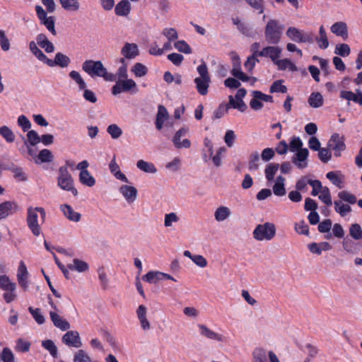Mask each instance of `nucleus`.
<instances>
[{
  "label": "nucleus",
  "mask_w": 362,
  "mask_h": 362,
  "mask_svg": "<svg viewBox=\"0 0 362 362\" xmlns=\"http://www.w3.org/2000/svg\"><path fill=\"white\" fill-rule=\"evenodd\" d=\"M46 219V211L42 207L29 206L27 209L26 223L30 232L35 238L42 235V226Z\"/></svg>",
  "instance_id": "obj_1"
},
{
  "label": "nucleus",
  "mask_w": 362,
  "mask_h": 362,
  "mask_svg": "<svg viewBox=\"0 0 362 362\" xmlns=\"http://www.w3.org/2000/svg\"><path fill=\"white\" fill-rule=\"evenodd\" d=\"M231 59L233 62V69L231 74L235 78H228L224 81V85L229 88H238L240 86V83L238 80L243 82L252 81V84H254L257 79L255 78H250L243 72L241 69V62L240 57L235 53H231Z\"/></svg>",
  "instance_id": "obj_2"
},
{
  "label": "nucleus",
  "mask_w": 362,
  "mask_h": 362,
  "mask_svg": "<svg viewBox=\"0 0 362 362\" xmlns=\"http://www.w3.org/2000/svg\"><path fill=\"white\" fill-rule=\"evenodd\" d=\"M30 49L32 53L42 62L50 67L59 66L62 68L67 67L71 63L70 58L62 52H57L55 54L54 59H49L42 51L37 47L35 42L30 43Z\"/></svg>",
  "instance_id": "obj_3"
},
{
  "label": "nucleus",
  "mask_w": 362,
  "mask_h": 362,
  "mask_svg": "<svg viewBox=\"0 0 362 362\" xmlns=\"http://www.w3.org/2000/svg\"><path fill=\"white\" fill-rule=\"evenodd\" d=\"M82 69L90 77H101L106 81H114L115 74L108 73L100 61L86 60L82 64Z\"/></svg>",
  "instance_id": "obj_4"
},
{
  "label": "nucleus",
  "mask_w": 362,
  "mask_h": 362,
  "mask_svg": "<svg viewBox=\"0 0 362 362\" xmlns=\"http://www.w3.org/2000/svg\"><path fill=\"white\" fill-rule=\"evenodd\" d=\"M284 29V25L279 20L269 18L267 21L264 30L266 42L270 45L279 44L281 40Z\"/></svg>",
  "instance_id": "obj_5"
},
{
  "label": "nucleus",
  "mask_w": 362,
  "mask_h": 362,
  "mask_svg": "<svg viewBox=\"0 0 362 362\" xmlns=\"http://www.w3.org/2000/svg\"><path fill=\"white\" fill-rule=\"evenodd\" d=\"M57 186L64 191L70 192L74 196L78 195V191L74 187V181L67 167L61 166L57 173Z\"/></svg>",
  "instance_id": "obj_6"
},
{
  "label": "nucleus",
  "mask_w": 362,
  "mask_h": 362,
  "mask_svg": "<svg viewBox=\"0 0 362 362\" xmlns=\"http://www.w3.org/2000/svg\"><path fill=\"white\" fill-rule=\"evenodd\" d=\"M276 228L274 223L265 222L258 224L253 230V238L258 241H270L276 235Z\"/></svg>",
  "instance_id": "obj_7"
},
{
  "label": "nucleus",
  "mask_w": 362,
  "mask_h": 362,
  "mask_svg": "<svg viewBox=\"0 0 362 362\" xmlns=\"http://www.w3.org/2000/svg\"><path fill=\"white\" fill-rule=\"evenodd\" d=\"M286 36L288 40L296 43L312 44L314 42V37L312 33H305L304 30L294 26L288 27L286 31Z\"/></svg>",
  "instance_id": "obj_8"
},
{
  "label": "nucleus",
  "mask_w": 362,
  "mask_h": 362,
  "mask_svg": "<svg viewBox=\"0 0 362 362\" xmlns=\"http://www.w3.org/2000/svg\"><path fill=\"white\" fill-rule=\"evenodd\" d=\"M197 328L199 335L204 339L218 343H226L228 341V339L226 336L214 331L204 324H198Z\"/></svg>",
  "instance_id": "obj_9"
},
{
  "label": "nucleus",
  "mask_w": 362,
  "mask_h": 362,
  "mask_svg": "<svg viewBox=\"0 0 362 362\" xmlns=\"http://www.w3.org/2000/svg\"><path fill=\"white\" fill-rule=\"evenodd\" d=\"M137 91V84L132 78H125L121 81H117L112 88V93L115 95L120 94L123 92Z\"/></svg>",
  "instance_id": "obj_10"
},
{
  "label": "nucleus",
  "mask_w": 362,
  "mask_h": 362,
  "mask_svg": "<svg viewBox=\"0 0 362 362\" xmlns=\"http://www.w3.org/2000/svg\"><path fill=\"white\" fill-rule=\"evenodd\" d=\"M35 11L37 18L41 24L44 25L46 28L53 35H57L55 29V19L54 16H48L47 11L39 5L35 6Z\"/></svg>",
  "instance_id": "obj_11"
},
{
  "label": "nucleus",
  "mask_w": 362,
  "mask_h": 362,
  "mask_svg": "<svg viewBox=\"0 0 362 362\" xmlns=\"http://www.w3.org/2000/svg\"><path fill=\"white\" fill-rule=\"evenodd\" d=\"M0 288L5 291L4 298L7 303L15 299L16 284L6 275H0Z\"/></svg>",
  "instance_id": "obj_12"
},
{
  "label": "nucleus",
  "mask_w": 362,
  "mask_h": 362,
  "mask_svg": "<svg viewBox=\"0 0 362 362\" xmlns=\"http://www.w3.org/2000/svg\"><path fill=\"white\" fill-rule=\"evenodd\" d=\"M51 307L54 310L49 311V317L53 325L62 331H66L70 329L71 325L64 318H63L59 313V310L56 305L49 302Z\"/></svg>",
  "instance_id": "obj_13"
},
{
  "label": "nucleus",
  "mask_w": 362,
  "mask_h": 362,
  "mask_svg": "<svg viewBox=\"0 0 362 362\" xmlns=\"http://www.w3.org/2000/svg\"><path fill=\"white\" fill-rule=\"evenodd\" d=\"M189 132L187 127H182L178 129L172 139L174 146L176 148H189L191 146V141L188 139H182V136H186Z\"/></svg>",
  "instance_id": "obj_14"
},
{
  "label": "nucleus",
  "mask_w": 362,
  "mask_h": 362,
  "mask_svg": "<svg viewBox=\"0 0 362 362\" xmlns=\"http://www.w3.org/2000/svg\"><path fill=\"white\" fill-rule=\"evenodd\" d=\"M62 341L69 347L79 349L83 346L79 332L76 330L68 329L62 336Z\"/></svg>",
  "instance_id": "obj_15"
},
{
  "label": "nucleus",
  "mask_w": 362,
  "mask_h": 362,
  "mask_svg": "<svg viewBox=\"0 0 362 362\" xmlns=\"http://www.w3.org/2000/svg\"><path fill=\"white\" fill-rule=\"evenodd\" d=\"M252 99L250 100V105L254 110H259L263 107L262 102L272 103L273 98L269 95H266L261 91L254 90L252 93Z\"/></svg>",
  "instance_id": "obj_16"
},
{
  "label": "nucleus",
  "mask_w": 362,
  "mask_h": 362,
  "mask_svg": "<svg viewBox=\"0 0 362 362\" xmlns=\"http://www.w3.org/2000/svg\"><path fill=\"white\" fill-rule=\"evenodd\" d=\"M247 91L244 88H240L236 93L235 97L229 96V103H228L230 107L238 110L240 112H244L247 105L243 100V98L246 95Z\"/></svg>",
  "instance_id": "obj_17"
},
{
  "label": "nucleus",
  "mask_w": 362,
  "mask_h": 362,
  "mask_svg": "<svg viewBox=\"0 0 362 362\" xmlns=\"http://www.w3.org/2000/svg\"><path fill=\"white\" fill-rule=\"evenodd\" d=\"M118 190L124 199L129 204H133L137 199L138 190L133 185H122Z\"/></svg>",
  "instance_id": "obj_18"
},
{
  "label": "nucleus",
  "mask_w": 362,
  "mask_h": 362,
  "mask_svg": "<svg viewBox=\"0 0 362 362\" xmlns=\"http://www.w3.org/2000/svg\"><path fill=\"white\" fill-rule=\"evenodd\" d=\"M28 151L33 158L35 163L37 164L51 163L53 160V154L49 149L44 148L41 150L37 154L33 152V151L30 148L28 149Z\"/></svg>",
  "instance_id": "obj_19"
},
{
  "label": "nucleus",
  "mask_w": 362,
  "mask_h": 362,
  "mask_svg": "<svg viewBox=\"0 0 362 362\" xmlns=\"http://www.w3.org/2000/svg\"><path fill=\"white\" fill-rule=\"evenodd\" d=\"M148 310L144 305H139L136 310L140 326L144 331H148L151 328V325L147 317Z\"/></svg>",
  "instance_id": "obj_20"
},
{
  "label": "nucleus",
  "mask_w": 362,
  "mask_h": 362,
  "mask_svg": "<svg viewBox=\"0 0 362 362\" xmlns=\"http://www.w3.org/2000/svg\"><path fill=\"white\" fill-rule=\"evenodd\" d=\"M281 52L282 49L279 46L269 45L264 47L259 53V55L261 57H269L275 63L281 56Z\"/></svg>",
  "instance_id": "obj_21"
},
{
  "label": "nucleus",
  "mask_w": 362,
  "mask_h": 362,
  "mask_svg": "<svg viewBox=\"0 0 362 362\" xmlns=\"http://www.w3.org/2000/svg\"><path fill=\"white\" fill-rule=\"evenodd\" d=\"M328 145L335 151L334 155L336 156H339L341 152L345 149L344 138L339 134H334L331 136Z\"/></svg>",
  "instance_id": "obj_22"
},
{
  "label": "nucleus",
  "mask_w": 362,
  "mask_h": 362,
  "mask_svg": "<svg viewBox=\"0 0 362 362\" xmlns=\"http://www.w3.org/2000/svg\"><path fill=\"white\" fill-rule=\"evenodd\" d=\"M340 98L349 102H354L362 105V91L356 89L355 92L342 90L340 91Z\"/></svg>",
  "instance_id": "obj_23"
},
{
  "label": "nucleus",
  "mask_w": 362,
  "mask_h": 362,
  "mask_svg": "<svg viewBox=\"0 0 362 362\" xmlns=\"http://www.w3.org/2000/svg\"><path fill=\"white\" fill-rule=\"evenodd\" d=\"M308 150L305 148L295 153L292 161L300 169L305 168L308 166Z\"/></svg>",
  "instance_id": "obj_24"
},
{
  "label": "nucleus",
  "mask_w": 362,
  "mask_h": 362,
  "mask_svg": "<svg viewBox=\"0 0 362 362\" xmlns=\"http://www.w3.org/2000/svg\"><path fill=\"white\" fill-rule=\"evenodd\" d=\"M124 59H133L139 54V47L135 43L126 42L121 49Z\"/></svg>",
  "instance_id": "obj_25"
},
{
  "label": "nucleus",
  "mask_w": 362,
  "mask_h": 362,
  "mask_svg": "<svg viewBox=\"0 0 362 362\" xmlns=\"http://www.w3.org/2000/svg\"><path fill=\"white\" fill-rule=\"evenodd\" d=\"M109 170L114 177L124 183H129L127 177L121 171L119 165L117 163L115 158H113L109 163Z\"/></svg>",
  "instance_id": "obj_26"
},
{
  "label": "nucleus",
  "mask_w": 362,
  "mask_h": 362,
  "mask_svg": "<svg viewBox=\"0 0 362 362\" xmlns=\"http://www.w3.org/2000/svg\"><path fill=\"white\" fill-rule=\"evenodd\" d=\"M232 216L231 209L225 205H220L214 211V219L217 222H223Z\"/></svg>",
  "instance_id": "obj_27"
},
{
  "label": "nucleus",
  "mask_w": 362,
  "mask_h": 362,
  "mask_svg": "<svg viewBox=\"0 0 362 362\" xmlns=\"http://www.w3.org/2000/svg\"><path fill=\"white\" fill-rule=\"evenodd\" d=\"M60 209L63 215L70 221L77 223L80 221L81 215L80 213L76 211L70 205L62 204Z\"/></svg>",
  "instance_id": "obj_28"
},
{
  "label": "nucleus",
  "mask_w": 362,
  "mask_h": 362,
  "mask_svg": "<svg viewBox=\"0 0 362 362\" xmlns=\"http://www.w3.org/2000/svg\"><path fill=\"white\" fill-rule=\"evenodd\" d=\"M35 43L37 47L40 46L47 53H53L54 52L55 48L53 43L49 40L45 34H39L36 37V42Z\"/></svg>",
  "instance_id": "obj_29"
},
{
  "label": "nucleus",
  "mask_w": 362,
  "mask_h": 362,
  "mask_svg": "<svg viewBox=\"0 0 362 362\" xmlns=\"http://www.w3.org/2000/svg\"><path fill=\"white\" fill-rule=\"evenodd\" d=\"M169 113L167 109L163 106L159 105L158 107V112L156 119V129L160 130L164 125V123L168 119Z\"/></svg>",
  "instance_id": "obj_30"
},
{
  "label": "nucleus",
  "mask_w": 362,
  "mask_h": 362,
  "mask_svg": "<svg viewBox=\"0 0 362 362\" xmlns=\"http://www.w3.org/2000/svg\"><path fill=\"white\" fill-rule=\"evenodd\" d=\"M286 179L281 175L276 177L275 182L272 187L273 193L277 197H283L286 194L285 187Z\"/></svg>",
  "instance_id": "obj_31"
},
{
  "label": "nucleus",
  "mask_w": 362,
  "mask_h": 362,
  "mask_svg": "<svg viewBox=\"0 0 362 362\" xmlns=\"http://www.w3.org/2000/svg\"><path fill=\"white\" fill-rule=\"evenodd\" d=\"M331 32L344 39L348 37V28L346 23L340 21L334 23L330 28Z\"/></svg>",
  "instance_id": "obj_32"
},
{
  "label": "nucleus",
  "mask_w": 362,
  "mask_h": 362,
  "mask_svg": "<svg viewBox=\"0 0 362 362\" xmlns=\"http://www.w3.org/2000/svg\"><path fill=\"white\" fill-rule=\"evenodd\" d=\"M132 9L131 4L128 0H122L117 3L115 8V12L119 16H127Z\"/></svg>",
  "instance_id": "obj_33"
},
{
  "label": "nucleus",
  "mask_w": 362,
  "mask_h": 362,
  "mask_svg": "<svg viewBox=\"0 0 362 362\" xmlns=\"http://www.w3.org/2000/svg\"><path fill=\"white\" fill-rule=\"evenodd\" d=\"M214 154V144L212 140L208 137L204 139V148L202 149V159L207 163L210 160V157Z\"/></svg>",
  "instance_id": "obj_34"
},
{
  "label": "nucleus",
  "mask_w": 362,
  "mask_h": 362,
  "mask_svg": "<svg viewBox=\"0 0 362 362\" xmlns=\"http://www.w3.org/2000/svg\"><path fill=\"white\" fill-rule=\"evenodd\" d=\"M16 209L13 202H6L0 204V219H3L12 214Z\"/></svg>",
  "instance_id": "obj_35"
},
{
  "label": "nucleus",
  "mask_w": 362,
  "mask_h": 362,
  "mask_svg": "<svg viewBox=\"0 0 362 362\" xmlns=\"http://www.w3.org/2000/svg\"><path fill=\"white\" fill-rule=\"evenodd\" d=\"M136 167L141 171L146 173L155 174L157 173V168L153 163L142 159L136 162Z\"/></svg>",
  "instance_id": "obj_36"
},
{
  "label": "nucleus",
  "mask_w": 362,
  "mask_h": 362,
  "mask_svg": "<svg viewBox=\"0 0 362 362\" xmlns=\"http://www.w3.org/2000/svg\"><path fill=\"white\" fill-rule=\"evenodd\" d=\"M274 64L277 66L278 69L281 71L288 70L290 71H296L298 70L295 64L287 58L282 59H278Z\"/></svg>",
  "instance_id": "obj_37"
},
{
  "label": "nucleus",
  "mask_w": 362,
  "mask_h": 362,
  "mask_svg": "<svg viewBox=\"0 0 362 362\" xmlns=\"http://www.w3.org/2000/svg\"><path fill=\"white\" fill-rule=\"evenodd\" d=\"M315 41L318 47L322 49H325L329 47V43L324 26L321 25L320 27L319 35L316 37Z\"/></svg>",
  "instance_id": "obj_38"
},
{
  "label": "nucleus",
  "mask_w": 362,
  "mask_h": 362,
  "mask_svg": "<svg viewBox=\"0 0 362 362\" xmlns=\"http://www.w3.org/2000/svg\"><path fill=\"white\" fill-rule=\"evenodd\" d=\"M67 267L70 270L76 271L80 273L87 272L89 269L88 264L79 259H74L72 264H69Z\"/></svg>",
  "instance_id": "obj_39"
},
{
  "label": "nucleus",
  "mask_w": 362,
  "mask_h": 362,
  "mask_svg": "<svg viewBox=\"0 0 362 362\" xmlns=\"http://www.w3.org/2000/svg\"><path fill=\"white\" fill-rule=\"evenodd\" d=\"M62 7L71 12H76L79 11L81 4L79 0H59Z\"/></svg>",
  "instance_id": "obj_40"
},
{
  "label": "nucleus",
  "mask_w": 362,
  "mask_h": 362,
  "mask_svg": "<svg viewBox=\"0 0 362 362\" xmlns=\"http://www.w3.org/2000/svg\"><path fill=\"white\" fill-rule=\"evenodd\" d=\"M79 182L83 185L89 187H92L95 185V179L90 173L89 171L80 172L78 175Z\"/></svg>",
  "instance_id": "obj_41"
},
{
  "label": "nucleus",
  "mask_w": 362,
  "mask_h": 362,
  "mask_svg": "<svg viewBox=\"0 0 362 362\" xmlns=\"http://www.w3.org/2000/svg\"><path fill=\"white\" fill-rule=\"evenodd\" d=\"M326 177L335 186L338 187L339 188L344 187V176L340 173L330 171L327 173Z\"/></svg>",
  "instance_id": "obj_42"
},
{
  "label": "nucleus",
  "mask_w": 362,
  "mask_h": 362,
  "mask_svg": "<svg viewBox=\"0 0 362 362\" xmlns=\"http://www.w3.org/2000/svg\"><path fill=\"white\" fill-rule=\"evenodd\" d=\"M210 82L211 79H203L199 78H196L194 79L196 88L198 92L202 95L207 94Z\"/></svg>",
  "instance_id": "obj_43"
},
{
  "label": "nucleus",
  "mask_w": 362,
  "mask_h": 362,
  "mask_svg": "<svg viewBox=\"0 0 362 362\" xmlns=\"http://www.w3.org/2000/svg\"><path fill=\"white\" fill-rule=\"evenodd\" d=\"M69 77L78 86V90H82L87 87V84L81 74L77 71H71L69 74Z\"/></svg>",
  "instance_id": "obj_44"
},
{
  "label": "nucleus",
  "mask_w": 362,
  "mask_h": 362,
  "mask_svg": "<svg viewBox=\"0 0 362 362\" xmlns=\"http://www.w3.org/2000/svg\"><path fill=\"white\" fill-rule=\"evenodd\" d=\"M308 104L313 108H318L323 105V97L318 92L312 93L308 98Z\"/></svg>",
  "instance_id": "obj_45"
},
{
  "label": "nucleus",
  "mask_w": 362,
  "mask_h": 362,
  "mask_svg": "<svg viewBox=\"0 0 362 362\" xmlns=\"http://www.w3.org/2000/svg\"><path fill=\"white\" fill-rule=\"evenodd\" d=\"M131 72L135 77L141 78L148 74V68L144 64L137 62L132 66Z\"/></svg>",
  "instance_id": "obj_46"
},
{
  "label": "nucleus",
  "mask_w": 362,
  "mask_h": 362,
  "mask_svg": "<svg viewBox=\"0 0 362 362\" xmlns=\"http://www.w3.org/2000/svg\"><path fill=\"white\" fill-rule=\"evenodd\" d=\"M279 168V165L277 163H269L268 164L264 170L265 177L267 181H273L274 177Z\"/></svg>",
  "instance_id": "obj_47"
},
{
  "label": "nucleus",
  "mask_w": 362,
  "mask_h": 362,
  "mask_svg": "<svg viewBox=\"0 0 362 362\" xmlns=\"http://www.w3.org/2000/svg\"><path fill=\"white\" fill-rule=\"evenodd\" d=\"M120 63H122V66L117 69L116 74L115 75V79L117 77V81H121L128 78L127 64H126L125 59L121 58Z\"/></svg>",
  "instance_id": "obj_48"
},
{
  "label": "nucleus",
  "mask_w": 362,
  "mask_h": 362,
  "mask_svg": "<svg viewBox=\"0 0 362 362\" xmlns=\"http://www.w3.org/2000/svg\"><path fill=\"white\" fill-rule=\"evenodd\" d=\"M334 204L335 211L342 217L346 216L351 211V206L344 204L341 201H335Z\"/></svg>",
  "instance_id": "obj_49"
},
{
  "label": "nucleus",
  "mask_w": 362,
  "mask_h": 362,
  "mask_svg": "<svg viewBox=\"0 0 362 362\" xmlns=\"http://www.w3.org/2000/svg\"><path fill=\"white\" fill-rule=\"evenodd\" d=\"M288 145V151L291 152L296 153L299 151L301 149H304L305 148H303V143L300 137L298 136H293L291 139V141L289 142Z\"/></svg>",
  "instance_id": "obj_50"
},
{
  "label": "nucleus",
  "mask_w": 362,
  "mask_h": 362,
  "mask_svg": "<svg viewBox=\"0 0 362 362\" xmlns=\"http://www.w3.org/2000/svg\"><path fill=\"white\" fill-rule=\"evenodd\" d=\"M179 221L180 217L175 212L165 214L164 216V226L165 228H172Z\"/></svg>",
  "instance_id": "obj_51"
},
{
  "label": "nucleus",
  "mask_w": 362,
  "mask_h": 362,
  "mask_svg": "<svg viewBox=\"0 0 362 362\" xmlns=\"http://www.w3.org/2000/svg\"><path fill=\"white\" fill-rule=\"evenodd\" d=\"M142 279L149 284H156L161 281V272L151 271L144 275Z\"/></svg>",
  "instance_id": "obj_52"
},
{
  "label": "nucleus",
  "mask_w": 362,
  "mask_h": 362,
  "mask_svg": "<svg viewBox=\"0 0 362 362\" xmlns=\"http://www.w3.org/2000/svg\"><path fill=\"white\" fill-rule=\"evenodd\" d=\"M182 159L179 157L173 158L165 164V168L171 173H176L181 169Z\"/></svg>",
  "instance_id": "obj_53"
},
{
  "label": "nucleus",
  "mask_w": 362,
  "mask_h": 362,
  "mask_svg": "<svg viewBox=\"0 0 362 362\" xmlns=\"http://www.w3.org/2000/svg\"><path fill=\"white\" fill-rule=\"evenodd\" d=\"M351 53V48L346 43L337 44L334 49V54L342 57H348Z\"/></svg>",
  "instance_id": "obj_54"
},
{
  "label": "nucleus",
  "mask_w": 362,
  "mask_h": 362,
  "mask_svg": "<svg viewBox=\"0 0 362 362\" xmlns=\"http://www.w3.org/2000/svg\"><path fill=\"white\" fill-rule=\"evenodd\" d=\"M107 132L113 139H117L122 135V129L116 124H110L107 127Z\"/></svg>",
  "instance_id": "obj_55"
},
{
  "label": "nucleus",
  "mask_w": 362,
  "mask_h": 362,
  "mask_svg": "<svg viewBox=\"0 0 362 362\" xmlns=\"http://www.w3.org/2000/svg\"><path fill=\"white\" fill-rule=\"evenodd\" d=\"M0 134L8 143H12L15 141L16 136L14 133L7 126L0 127Z\"/></svg>",
  "instance_id": "obj_56"
},
{
  "label": "nucleus",
  "mask_w": 362,
  "mask_h": 362,
  "mask_svg": "<svg viewBox=\"0 0 362 362\" xmlns=\"http://www.w3.org/2000/svg\"><path fill=\"white\" fill-rule=\"evenodd\" d=\"M349 234L351 237L356 240H359L362 238V228L358 223H353L349 227Z\"/></svg>",
  "instance_id": "obj_57"
},
{
  "label": "nucleus",
  "mask_w": 362,
  "mask_h": 362,
  "mask_svg": "<svg viewBox=\"0 0 362 362\" xmlns=\"http://www.w3.org/2000/svg\"><path fill=\"white\" fill-rule=\"evenodd\" d=\"M338 197L341 199L340 201L346 202L350 204H354L357 201L356 197L347 191L339 192Z\"/></svg>",
  "instance_id": "obj_58"
},
{
  "label": "nucleus",
  "mask_w": 362,
  "mask_h": 362,
  "mask_svg": "<svg viewBox=\"0 0 362 362\" xmlns=\"http://www.w3.org/2000/svg\"><path fill=\"white\" fill-rule=\"evenodd\" d=\"M284 81L277 80L275 81L270 87L269 91L272 93H285L287 92V88L283 84Z\"/></svg>",
  "instance_id": "obj_59"
},
{
  "label": "nucleus",
  "mask_w": 362,
  "mask_h": 362,
  "mask_svg": "<svg viewBox=\"0 0 362 362\" xmlns=\"http://www.w3.org/2000/svg\"><path fill=\"white\" fill-rule=\"evenodd\" d=\"M42 345L46 350L49 352L52 356L54 358L57 357V348L53 341L50 339L45 340L42 342Z\"/></svg>",
  "instance_id": "obj_60"
},
{
  "label": "nucleus",
  "mask_w": 362,
  "mask_h": 362,
  "mask_svg": "<svg viewBox=\"0 0 362 362\" xmlns=\"http://www.w3.org/2000/svg\"><path fill=\"white\" fill-rule=\"evenodd\" d=\"M28 310L37 324L42 325L45 323V318L39 308H33L30 307Z\"/></svg>",
  "instance_id": "obj_61"
},
{
  "label": "nucleus",
  "mask_w": 362,
  "mask_h": 362,
  "mask_svg": "<svg viewBox=\"0 0 362 362\" xmlns=\"http://www.w3.org/2000/svg\"><path fill=\"white\" fill-rule=\"evenodd\" d=\"M162 34L167 38L170 42H174L178 38V33L177 30L173 28H165L163 29Z\"/></svg>",
  "instance_id": "obj_62"
},
{
  "label": "nucleus",
  "mask_w": 362,
  "mask_h": 362,
  "mask_svg": "<svg viewBox=\"0 0 362 362\" xmlns=\"http://www.w3.org/2000/svg\"><path fill=\"white\" fill-rule=\"evenodd\" d=\"M175 48L180 52L191 54L192 49L185 40H178L174 43Z\"/></svg>",
  "instance_id": "obj_63"
},
{
  "label": "nucleus",
  "mask_w": 362,
  "mask_h": 362,
  "mask_svg": "<svg viewBox=\"0 0 362 362\" xmlns=\"http://www.w3.org/2000/svg\"><path fill=\"white\" fill-rule=\"evenodd\" d=\"M26 136H27L28 142L30 146H34L38 144L39 143H40V136L38 134V133L36 131L30 130L27 133Z\"/></svg>",
  "instance_id": "obj_64"
}]
</instances>
